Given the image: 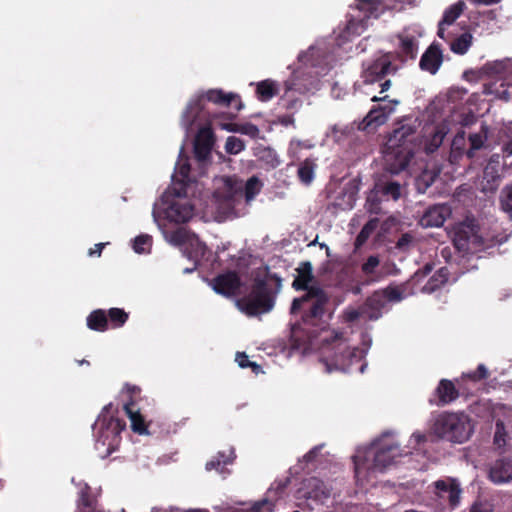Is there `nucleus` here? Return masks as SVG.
Returning <instances> with one entry per match:
<instances>
[{"mask_svg": "<svg viewBox=\"0 0 512 512\" xmlns=\"http://www.w3.org/2000/svg\"><path fill=\"white\" fill-rule=\"evenodd\" d=\"M452 214L447 204H438L430 207L420 218V225L424 228L441 227Z\"/></svg>", "mask_w": 512, "mask_h": 512, "instance_id": "22", "label": "nucleus"}, {"mask_svg": "<svg viewBox=\"0 0 512 512\" xmlns=\"http://www.w3.org/2000/svg\"><path fill=\"white\" fill-rule=\"evenodd\" d=\"M351 29H352V18L346 20L345 26L342 29L339 28V32L336 34V37H335V44L337 47L341 48L345 44L350 42L351 37H352Z\"/></svg>", "mask_w": 512, "mask_h": 512, "instance_id": "46", "label": "nucleus"}, {"mask_svg": "<svg viewBox=\"0 0 512 512\" xmlns=\"http://www.w3.org/2000/svg\"><path fill=\"white\" fill-rule=\"evenodd\" d=\"M245 149V143L240 138L229 136L226 140L225 150L229 154H238Z\"/></svg>", "mask_w": 512, "mask_h": 512, "instance_id": "51", "label": "nucleus"}, {"mask_svg": "<svg viewBox=\"0 0 512 512\" xmlns=\"http://www.w3.org/2000/svg\"><path fill=\"white\" fill-rule=\"evenodd\" d=\"M104 247H105V243H97V244H95L94 248H91L89 250V255L90 256H95L96 255V256L99 257L101 255L102 250H103Z\"/></svg>", "mask_w": 512, "mask_h": 512, "instance_id": "64", "label": "nucleus"}, {"mask_svg": "<svg viewBox=\"0 0 512 512\" xmlns=\"http://www.w3.org/2000/svg\"><path fill=\"white\" fill-rule=\"evenodd\" d=\"M261 182L256 176L250 177L243 186V198L250 202L254 197L260 193Z\"/></svg>", "mask_w": 512, "mask_h": 512, "instance_id": "43", "label": "nucleus"}, {"mask_svg": "<svg viewBox=\"0 0 512 512\" xmlns=\"http://www.w3.org/2000/svg\"><path fill=\"white\" fill-rule=\"evenodd\" d=\"M372 101L381 102L377 106H374L369 113L366 115L360 129L376 128L384 124L389 116L394 113L396 106L399 104L398 100H390L388 96H373Z\"/></svg>", "mask_w": 512, "mask_h": 512, "instance_id": "13", "label": "nucleus"}, {"mask_svg": "<svg viewBox=\"0 0 512 512\" xmlns=\"http://www.w3.org/2000/svg\"><path fill=\"white\" fill-rule=\"evenodd\" d=\"M94 503H95V501L91 497L89 487H85L84 489H82L80 492L79 500H78V506L92 509L94 507Z\"/></svg>", "mask_w": 512, "mask_h": 512, "instance_id": "54", "label": "nucleus"}, {"mask_svg": "<svg viewBox=\"0 0 512 512\" xmlns=\"http://www.w3.org/2000/svg\"><path fill=\"white\" fill-rule=\"evenodd\" d=\"M482 71L484 74L491 77L507 79L512 75V59L506 58L488 62L483 66Z\"/></svg>", "mask_w": 512, "mask_h": 512, "instance_id": "29", "label": "nucleus"}, {"mask_svg": "<svg viewBox=\"0 0 512 512\" xmlns=\"http://www.w3.org/2000/svg\"><path fill=\"white\" fill-rule=\"evenodd\" d=\"M489 479L494 484H505L512 481V460L500 459L495 461L489 469Z\"/></svg>", "mask_w": 512, "mask_h": 512, "instance_id": "26", "label": "nucleus"}, {"mask_svg": "<svg viewBox=\"0 0 512 512\" xmlns=\"http://www.w3.org/2000/svg\"><path fill=\"white\" fill-rule=\"evenodd\" d=\"M221 127L229 132H237L241 133L247 136H250L251 138H255L259 134L258 127L253 123H244V124H238V123H221Z\"/></svg>", "mask_w": 512, "mask_h": 512, "instance_id": "38", "label": "nucleus"}, {"mask_svg": "<svg viewBox=\"0 0 512 512\" xmlns=\"http://www.w3.org/2000/svg\"><path fill=\"white\" fill-rule=\"evenodd\" d=\"M219 201V208L227 215H235L236 208L243 200V185L242 183L227 178L224 181L222 191L216 192Z\"/></svg>", "mask_w": 512, "mask_h": 512, "instance_id": "14", "label": "nucleus"}, {"mask_svg": "<svg viewBox=\"0 0 512 512\" xmlns=\"http://www.w3.org/2000/svg\"><path fill=\"white\" fill-rule=\"evenodd\" d=\"M434 432L442 439L463 443L474 432L472 419L465 413H442L434 423Z\"/></svg>", "mask_w": 512, "mask_h": 512, "instance_id": "6", "label": "nucleus"}, {"mask_svg": "<svg viewBox=\"0 0 512 512\" xmlns=\"http://www.w3.org/2000/svg\"><path fill=\"white\" fill-rule=\"evenodd\" d=\"M87 327L97 332H105L108 330V318L106 310L95 309L86 318Z\"/></svg>", "mask_w": 512, "mask_h": 512, "instance_id": "31", "label": "nucleus"}, {"mask_svg": "<svg viewBox=\"0 0 512 512\" xmlns=\"http://www.w3.org/2000/svg\"><path fill=\"white\" fill-rule=\"evenodd\" d=\"M435 494L438 498L447 501L451 507L460 502V483L454 478H445L434 483Z\"/></svg>", "mask_w": 512, "mask_h": 512, "instance_id": "19", "label": "nucleus"}, {"mask_svg": "<svg viewBox=\"0 0 512 512\" xmlns=\"http://www.w3.org/2000/svg\"><path fill=\"white\" fill-rule=\"evenodd\" d=\"M215 144V135L210 126H204L197 132L193 143L195 160L202 167L211 162L212 150Z\"/></svg>", "mask_w": 512, "mask_h": 512, "instance_id": "15", "label": "nucleus"}, {"mask_svg": "<svg viewBox=\"0 0 512 512\" xmlns=\"http://www.w3.org/2000/svg\"><path fill=\"white\" fill-rule=\"evenodd\" d=\"M152 246V237L148 234H141L133 241V249L136 253L149 252Z\"/></svg>", "mask_w": 512, "mask_h": 512, "instance_id": "47", "label": "nucleus"}, {"mask_svg": "<svg viewBox=\"0 0 512 512\" xmlns=\"http://www.w3.org/2000/svg\"><path fill=\"white\" fill-rule=\"evenodd\" d=\"M443 40L449 45L454 54L465 55L473 44V35L470 32H464L458 36H453L450 31L449 38Z\"/></svg>", "mask_w": 512, "mask_h": 512, "instance_id": "30", "label": "nucleus"}, {"mask_svg": "<svg viewBox=\"0 0 512 512\" xmlns=\"http://www.w3.org/2000/svg\"><path fill=\"white\" fill-rule=\"evenodd\" d=\"M443 62V54L440 46L432 43L421 56L419 66L423 71L434 75L438 72Z\"/></svg>", "mask_w": 512, "mask_h": 512, "instance_id": "23", "label": "nucleus"}, {"mask_svg": "<svg viewBox=\"0 0 512 512\" xmlns=\"http://www.w3.org/2000/svg\"><path fill=\"white\" fill-rule=\"evenodd\" d=\"M423 33L420 25L412 24L396 34L391 42L395 46L397 57L402 61L415 59L419 50V39Z\"/></svg>", "mask_w": 512, "mask_h": 512, "instance_id": "12", "label": "nucleus"}, {"mask_svg": "<svg viewBox=\"0 0 512 512\" xmlns=\"http://www.w3.org/2000/svg\"><path fill=\"white\" fill-rule=\"evenodd\" d=\"M498 13L491 9L479 13L477 18L472 21L473 29L480 35H490L497 28Z\"/></svg>", "mask_w": 512, "mask_h": 512, "instance_id": "25", "label": "nucleus"}, {"mask_svg": "<svg viewBox=\"0 0 512 512\" xmlns=\"http://www.w3.org/2000/svg\"><path fill=\"white\" fill-rule=\"evenodd\" d=\"M390 60L387 57L369 59L362 65L361 78L365 83L372 84L383 79L384 76L394 73Z\"/></svg>", "mask_w": 512, "mask_h": 512, "instance_id": "16", "label": "nucleus"}, {"mask_svg": "<svg viewBox=\"0 0 512 512\" xmlns=\"http://www.w3.org/2000/svg\"><path fill=\"white\" fill-rule=\"evenodd\" d=\"M470 512H491V507L487 503H476L472 506Z\"/></svg>", "mask_w": 512, "mask_h": 512, "instance_id": "63", "label": "nucleus"}, {"mask_svg": "<svg viewBox=\"0 0 512 512\" xmlns=\"http://www.w3.org/2000/svg\"><path fill=\"white\" fill-rule=\"evenodd\" d=\"M453 242L456 249L463 253H477L493 246V239L484 238L474 220H466L453 228Z\"/></svg>", "mask_w": 512, "mask_h": 512, "instance_id": "8", "label": "nucleus"}, {"mask_svg": "<svg viewBox=\"0 0 512 512\" xmlns=\"http://www.w3.org/2000/svg\"><path fill=\"white\" fill-rule=\"evenodd\" d=\"M122 395L126 398L124 403H132L133 408L137 406L138 401L141 400V388L136 385L126 383L121 391Z\"/></svg>", "mask_w": 512, "mask_h": 512, "instance_id": "42", "label": "nucleus"}, {"mask_svg": "<svg viewBox=\"0 0 512 512\" xmlns=\"http://www.w3.org/2000/svg\"><path fill=\"white\" fill-rule=\"evenodd\" d=\"M112 408V403L104 406L94 424L98 427L97 443L106 446L108 454H111L118 448L121 441V432L126 427L124 420L110 415Z\"/></svg>", "mask_w": 512, "mask_h": 512, "instance_id": "9", "label": "nucleus"}, {"mask_svg": "<svg viewBox=\"0 0 512 512\" xmlns=\"http://www.w3.org/2000/svg\"><path fill=\"white\" fill-rule=\"evenodd\" d=\"M211 286L217 294L232 297L238 294L242 281L236 271L229 270L214 277Z\"/></svg>", "mask_w": 512, "mask_h": 512, "instance_id": "17", "label": "nucleus"}, {"mask_svg": "<svg viewBox=\"0 0 512 512\" xmlns=\"http://www.w3.org/2000/svg\"><path fill=\"white\" fill-rule=\"evenodd\" d=\"M331 138L339 146L350 148L352 146V127L349 125H334Z\"/></svg>", "mask_w": 512, "mask_h": 512, "instance_id": "33", "label": "nucleus"}, {"mask_svg": "<svg viewBox=\"0 0 512 512\" xmlns=\"http://www.w3.org/2000/svg\"><path fill=\"white\" fill-rule=\"evenodd\" d=\"M206 101L219 106L231 107L236 112L243 108V103L238 94L226 93L222 89H210L187 105L183 113V118L187 123L192 124L194 121L201 118Z\"/></svg>", "mask_w": 512, "mask_h": 512, "instance_id": "7", "label": "nucleus"}, {"mask_svg": "<svg viewBox=\"0 0 512 512\" xmlns=\"http://www.w3.org/2000/svg\"><path fill=\"white\" fill-rule=\"evenodd\" d=\"M501 209L512 219V182L503 187L500 193Z\"/></svg>", "mask_w": 512, "mask_h": 512, "instance_id": "44", "label": "nucleus"}, {"mask_svg": "<svg viewBox=\"0 0 512 512\" xmlns=\"http://www.w3.org/2000/svg\"><path fill=\"white\" fill-rule=\"evenodd\" d=\"M379 265V259L376 256H370L367 261L363 264L362 270L367 275H373L375 273L376 268Z\"/></svg>", "mask_w": 512, "mask_h": 512, "instance_id": "56", "label": "nucleus"}, {"mask_svg": "<svg viewBox=\"0 0 512 512\" xmlns=\"http://www.w3.org/2000/svg\"><path fill=\"white\" fill-rule=\"evenodd\" d=\"M425 440V435L420 432H415L411 435L409 440V448L414 449L417 445Z\"/></svg>", "mask_w": 512, "mask_h": 512, "instance_id": "58", "label": "nucleus"}, {"mask_svg": "<svg viewBox=\"0 0 512 512\" xmlns=\"http://www.w3.org/2000/svg\"><path fill=\"white\" fill-rule=\"evenodd\" d=\"M466 8V4L464 1L459 0L449 7H447L443 12V17L438 24L437 35L441 39H448L450 26L454 24V22L461 16Z\"/></svg>", "mask_w": 512, "mask_h": 512, "instance_id": "21", "label": "nucleus"}, {"mask_svg": "<svg viewBox=\"0 0 512 512\" xmlns=\"http://www.w3.org/2000/svg\"><path fill=\"white\" fill-rule=\"evenodd\" d=\"M508 441V433L505 429L504 422L502 420H497L495 425V433H494V445L501 449L504 448Z\"/></svg>", "mask_w": 512, "mask_h": 512, "instance_id": "45", "label": "nucleus"}, {"mask_svg": "<svg viewBox=\"0 0 512 512\" xmlns=\"http://www.w3.org/2000/svg\"><path fill=\"white\" fill-rule=\"evenodd\" d=\"M273 511V503L267 499L260 500L255 502L249 510L245 512H272Z\"/></svg>", "mask_w": 512, "mask_h": 512, "instance_id": "55", "label": "nucleus"}, {"mask_svg": "<svg viewBox=\"0 0 512 512\" xmlns=\"http://www.w3.org/2000/svg\"><path fill=\"white\" fill-rule=\"evenodd\" d=\"M381 192L387 198L396 201L402 196V187L397 182H387L381 186Z\"/></svg>", "mask_w": 512, "mask_h": 512, "instance_id": "48", "label": "nucleus"}, {"mask_svg": "<svg viewBox=\"0 0 512 512\" xmlns=\"http://www.w3.org/2000/svg\"><path fill=\"white\" fill-rule=\"evenodd\" d=\"M413 134L414 130L410 125H402L388 137L383 149V158L389 172L398 174L408 166L413 157Z\"/></svg>", "mask_w": 512, "mask_h": 512, "instance_id": "5", "label": "nucleus"}, {"mask_svg": "<svg viewBox=\"0 0 512 512\" xmlns=\"http://www.w3.org/2000/svg\"><path fill=\"white\" fill-rule=\"evenodd\" d=\"M440 402L449 403L457 397V392L452 382L442 380L437 388Z\"/></svg>", "mask_w": 512, "mask_h": 512, "instance_id": "41", "label": "nucleus"}, {"mask_svg": "<svg viewBox=\"0 0 512 512\" xmlns=\"http://www.w3.org/2000/svg\"><path fill=\"white\" fill-rule=\"evenodd\" d=\"M166 218L175 223H185L193 215V206L188 203L173 201L165 211Z\"/></svg>", "mask_w": 512, "mask_h": 512, "instance_id": "27", "label": "nucleus"}, {"mask_svg": "<svg viewBox=\"0 0 512 512\" xmlns=\"http://www.w3.org/2000/svg\"><path fill=\"white\" fill-rule=\"evenodd\" d=\"M448 270L446 268L439 269L430 280L423 286L424 293H432L443 286L448 281Z\"/></svg>", "mask_w": 512, "mask_h": 512, "instance_id": "39", "label": "nucleus"}, {"mask_svg": "<svg viewBox=\"0 0 512 512\" xmlns=\"http://www.w3.org/2000/svg\"><path fill=\"white\" fill-rule=\"evenodd\" d=\"M236 361L241 368H248L252 361L249 360L248 356L244 352H238L236 354Z\"/></svg>", "mask_w": 512, "mask_h": 512, "instance_id": "59", "label": "nucleus"}, {"mask_svg": "<svg viewBox=\"0 0 512 512\" xmlns=\"http://www.w3.org/2000/svg\"><path fill=\"white\" fill-rule=\"evenodd\" d=\"M190 164L188 161L179 164L178 167V175L181 177L180 180L174 182L173 194L176 197H186L187 196V184L190 181Z\"/></svg>", "mask_w": 512, "mask_h": 512, "instance_id": "32", "label": "nucleus"}, {"mask_svg": "<svg viewBox=\"0 0 512 512\" xmlns=\"http://www.w3.org/2000/svg\"><path fill=\"white\" fill-rule=\"evenodd\" d=\"M330 281L347 291L352 288V263L349 259L336 260L331 264Z\"/></svg>", "mask_w": 512, "mask_h": 512, "instance_id": "20", "label": "nucleus"}, {"mask_svg": "<svg viewBox=\"0 0 512 512\" xmlns=\"http://www.w3.org/2000/svg\"><path fill=\"white\" fill-rule=\"evenodd\" d=\"M436 175L433 172L430 171H424L417 179H416V186L420 193H424L428 187H430L434 180Z\"/></svg>", "mask_w": 512, "mask_h": 512, "instance_id": "50", "label": "nucleus"}, {"mask_svg": "<svg viewBox=\"0 0 512 512\" xmlns=\"http://www.w3.org/2000/svg\"><path fill=\"white\" fill-rule=\"evenodd\" d=\"M281 286V277L271 273L268 266L257 269L253 274L249 293L239 298L236 305L240 311L250 317L268 313L275 305Z\"/></svg>", "mask_w": 512, "mask_h": 512, "instance_id": "2", "label": "nucleus"}, {"mask_svg": "<svg viewBox=\"0 0 512 512\" xmlns=\"http://www.w3.org/2000/svg\"><path fill=\"white\" fill-rule=\"evenodd\" d=\"M230 462L231 460L228 457H226L223 453H219L217 457L206 463V469L208 471L213 469L219 470L220 467H224Z\"/></svg>", "mask_w": 512, "mask_h": 512, "instance_id": "53", "label": "nucleus"}, {"mask_svg": "<svg viewBox=\"0 0 512 512\" xmlns=\"http://www.w3.org/2000/svg\"><path fill=\"white\" fill-rule=\"evenodd\" d=\"M190 246L192 251L189 252V259L197 262L200 257H203L206 251V245L199 240H195L194 242H190Z\"/></svg>", "mask_w": 512, "mask_h": 512, "instance_id": "52", "label": "nucleus"}, {"mask_svg": "<svg viewBox=\"0 0 512 512\" xmlns=\"http://www.w3.org/2000/svg\"><path fill=\"white\" fill-rule=\"evenodd\" d=\"M308 331V345L310 347L318 346L322 357L326 363L327 369L340 370L346 372L352 365V349L348 341L343 338V333L320 329Z\"/></svg>", "mask_w": 512, "mask_h": 512, "instance_id": "4", "label": "nucleus"}, {"mask_svg": "<svg viewBox=\"0 0 512 512\" xmlns=\"http://www.w3.org/2000/svg\"><path fill=\"white\" fill-rule=\"evenodd\" d=\"M464 140H465V133H464V131H461L454 137L453 142H452V148L453 149H461L462 146L464 145Z\"/></svg>", "mask_w": 512, "mask_h": 512, "instance_id": "61", "label": "nucleus"}, {"mask_svg": "<svg viewBox=\"0 0 512 512\" xmlns=\"http://www.w3.org/2000/svg\"><path fill=\"white\" fill-rule=\"evenodd\" d=\"M449 131V122L446 120L438 124L426 125L423 129L421 140V145H423L424 150L427 153H431L438 149Z\"/></svg>", "mask_w": 512, "mask_h": 512, "instance_id": "18", "label": "nucleus"}, {"mask_svg": "<svg viewBox=\"0 0 512 512\" xmlns=\"http://www.w3.org/2000/svg\"><path fill=\"white\" fill-rule=\"evenodd\" d=\"M279 105L287 111L295 112L301 105L302 101L294 96V87L291 84L286 83V91L280 98Z\"/></svg>", "mask_w": 512, "mask_h": 512, "instance_id": "34", "label": "nucleus"}, {"mask_svg": "<svg viewBox=\"0 0 512 512\" xmlns=\"http://www.w3.org/2000/svg\"><path fill=\"white\" fill-rule=\"evenodd\" d=\"M395 435L393 431H385L370 446L358 448L354 456L356 469L383 471L411 453L400 447Z\"/></svg>", "mask_w": 512, "mask_h": 512, "instance_id": "3", "label": "nucleus"}, {"mask_svg": "<svg viewBox=\"0 0 512 512\" xmlns=\"http://www.w3.org/2000/svg\"><path fill=\"white\" fill-rule=\"evenodd\" d=\"M488 139V127L486 125H482L481 129L477 133H473L469 136V141L471 148L467 152V156L469 158H472L474 155V151L482 148L485 144V142Z\"/></svg>", "mask_w": 512, "mask_h": 512, "instance_id": "40", "label": "nucleus"}, {"mask_svg": "<svg viewBox=\"0 0 512 512\" xmlns=\"http://www.w3.org/2000/svg\"><path fill=\"white\" fill-rule=\"evenodd\" d=\"M321 449H322V445H318V446L313 447L309 452H307L305 454V456H304L305 461L306 462L314 461L317 458V456H318L319 452L321 451Z\"/></svg>", "mask_w": 512, "mask_h": 512, "instance_id": "60", "label": "nucleus"}, {"mask_svg": "<svg viewBox=\"0 0 512 512\" xmlns=\"http://www.w3.org/2000/svg\"><path fill=\"white\" fill-rule=\"evenodd\" d=\"M296 271L298 274L292 283V287L297 291H306V294L293 300L291 313L296 314L303 310V323L318 326L325 314L328 297L319 286H309V283L314 279L313 267L309 261L301 262Z\"/></svg>", "mask_w": 512, "mask_h": 512, "instance_id": "1", "label": "nucleus"}, {"mask_svg": "<svg viewBox=\"0 0 512 512\" xmlns=\"http://www.w3.org/2000/svg\"><path fill=\"white\" fill-rule=\"evenodd\" d=\"M404 298L398 287H389L383 291L375 292L369 297L357 313L354 312V320L363 318L376 320L382 315V310L388 301L398 302Z\"/></svg>", "mask_w": 512, "mask_h": 512, "instance_id": "11", "label": "nucleus"}, {"mask_svg": "<svg viewBox=\"0 0 512 512\" xmlns=\"http://www.w3.org/2000/svg\"><path fill=\"white\" fill-rule=\"evenodd\" d=\"M378 220L371 219L361 230L356 239V245L361 246L369 238V236L377 229Z\"/></svg>", "mask_w": 512, "mask_h": 512, "instance_id": "49", "label": "nucleus"}, {"mask_svg": "<svg viewBox=\"0 0 512 512\" xmlns=\"http://www.w3.org/2000/svg\"><path fill=\"white\" fill-rule=\"evenodd\" d=\"M498 165V155L492 156L488 165L484 169L483 179L480 184L483 192L493 193L497 190L501 179Z\"/></svg>", "mask_w": 512, "mask_h": 512, "instance_id": "24", "label": "nucleus"}, {"mask_svg": "<svg viewBox=\"0 0 512 512\" xmlns=\"http://www.w3.org/2000/svg\"><path fill=\"white\" fill-rule=\"evenodd\" d=\"M404 2L410 0H358L354 7V34H361L371 19H377L385 10L396 9L397 3Z\"/></svg>", "mask_w": 512, "mask_h": 512, "instance_id": "10", "label": "nucleus"}, {"mask_svg": "<svg viewBox=\"0 0 512 512\" xmlns=\"http://www.w3.org/2000/svg\"><path fill=\"white\" fill-rule=\"evenodd\" d=\"M487 369L484 365H479L476 372L464 374L463 378L471 379L472 381H478L480 379L486 378Z\"/></svg>", "mask_w": 512, "mask_h": 512, "instance_id": "57", "label": "nucleus"}, {"mask_svg": "<svg viewBox=\"0 0 512 512\" xmlns=\"http://www.w3.org/2000/svg\"><path fill=\"white\" fill-rule=\"evenodd\" d=\"M132 403H124L123 408L131 422V429L139 435H149L148 426L144 416L140 412V408L131 407Z\"/></svg>", "mask_w": 512, "mask_h": 512, "instance_id": "28", "label": "nucleus"}, {"mask_svg": "<svg viewBox=\"0 0 512 512\" xmlns=\"http://www.w3.org/2000/svg\"><path fill=\"white\" fill-rule=\"evenodd\" d=\"M362 341V347L359 349V355L361 358L367 354L371 345V338L368 335H363Z\"/></svg>", "mask_w": 512, "mask_h": 512, "instance_id": "62", "label": "nucleus"}, {"mask_svg": "<svg viewBox=\"0 0 512 512\" xmlns=\"http://www.w3.org/2000/svg\"><path fill=\"white\" fill-rule=\"evenodd\" d=\"M316 164L311 159H305L298 166L297 176L301 183L304 185H310L315 176Z\"/></svg>", "mask_w": 512, "mask_h": 512, "instance_id": "37", "label": "nucleus"}, {"mask_svg": "<svg viewBox=\"0 0 512 512\" xmlns=\"http://www.w3.org/2000/svg\"><path fill=\"white\" fill-rule=\"evenodd\" d=\"M256 94L257 98L262 102L271 100L278 94L276 82L269 79L259 82L256 87Z\"/></svg>", "mask_w": 512, "mask_h": 512, "instance_id": "35", "label": "nucleus"}, {"mask_svg": "<svg viewBox=\"0 0 512 512\" xmlns=\"http://www.w3.org/2000/svg\"><path fill=\"white\" fill-rule=\"evenodd\" d=\"M108 318V329H117L125 325L129 319V313L122 308H110L106 311Z\"/></svg>", "mask_w": 512, "mask_h": 512, "instance_id": "36", "label": "nucleus"}]
</instances>
